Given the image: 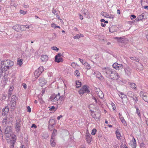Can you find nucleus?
Returning <instances> with one entry per match:
<instances>
[{
  "mask_svg": "<svg viewBox=\"0 0 148 148\" xmlns=\"http://www.w3.org/2000/svg\"><path fill=\"white\" fill-rule=\"evenodd\" d=\"M14 64V62L10 60L2 61L1 62V67L4 71H7Z\"/></svg>",
  "mask_w": 148,
  "mask_h": 148,
  "instance_id": "1",
  "label": "nucleus"
},
{
  "mask_svg": "<svg viewBox=\"0 0 148 148\" xmlns=\"http://www.w3.org/2000/svg\"><path fill=\"white\" fill-rule=\"evenodd\" d=\"M102 71L106 77L108 78L112 73L114 69L109 67H104L102 69Z\"/></svg>",
  "mask_w": 148,
  "mask_h": 148,
  "instance_id": "2",
  "label": "nucleus"
},
{
  "mask_svg": "<svg viewBox=\"0 0 148 148\" xmlns=\"http://www.w3.org/2000/svg\"><path fill=\"white\" fill-rule=\"evenodd\" d=\"M64 99V96L61 97L60 96V94L58 93L56 95L55 94H53L50 96V99L52 101H58L60 99L61 101H62Z\"/></svg>",
  "mask_w": 148,
  "mask_h": 148,
  "instance_id": "3",
  "label": "nucleus"
},
{
  "mask_svg": "<svg viewBox=\"0 0 148 148\" xmlns=\"http://www.w3.org/2000/svg\"><path fill=\"white\" fill-rule=\"evenodd\" d=\"M89 87L86 85H84L82 88L79 91V94L81 95L84 93H89L90 92L88 89Z\"/></svg>",
  "mask_w": 148,
  "mask_h": 148,
  "instance_id": "4",
  "label": "nucleus"
},
{
  "mask_svg": "<svg viewBox=\"0 0 148 148\" xmlns=\"http://www.w3.org/2000/svg\"><path fill=\"white\" fill-rule=\"evenodd\" d=\"M119 77V76L118 73L114 70L112 75L111 74L108 78H110L113 80H117Z\"/></svg>",
  "mask_w": 148,
  "mask_h": 148,
  "instance_id": "5",
  "label": "nucleus"
},
{
  "mask_svg": "<svg viewBox=\"0 0 148 148\" xmlns=\"http://www.w3.org/2000/svg\"><path fill=\"white\" fill-rule=\"evenodd\" d=\"M112 67L116 70H119L123 69V66L122 64L115 62L113 64Z\"/></svg>",
  "mask_w": 148,
  "mask_h": 148,
  "instance_id": "6",
  "label": "nucleus"
},
{
  "mask_svg": "<svg viewBox=\"0 0 148 148\" xmlns=\"http://www.w3.org/2000/svg\"><path fill=\"white\" fill-rule=\"evenodd\" d=\"M140 95L141 97H142L143 100L148 103V94L141 91L140 93Z\"/></svg>",
  "mask_w": 148,
  "mask_h": 148,
  "instance_id": "7",
  "label": "nucleus"
},
{
  "mask_svg": "<svg viewBox=\"0 0 148 148\" xmlns=\"http://www.w3.org/2000/svg\"><path fill=\"white\" fill-rule=\"evenodd\" d=\"M62 56L61 53H58L55 56V61L56 62L59 63L60 62H62L63 61V59L61 57Z\"/></svg>",
  "mask_w": 148,
  "mask_h": 148,
  "instance_id": "8",
  "label": "nucleus"
},
{
  "mask_svg": "<svg viewBox=\"0 0 148 148\" xmlns=\"http://www.w3.org/2000/svg\"><path fill=\"white\" fill-rule=\"evenodd\" d=\"M124 69L126 75L129 76L131 75L132 70L129 66H127L126 67H124Z\"/></svg>",
  "mask_w": 148,
  "mask_h": 148,
  "instance_id": "9",
  "label": "nucleus"
},
{
  "mask_svg": "<svg viewBox=\"0 0 148 148\" xmlns=\"http://www.w3.org/2000/svg\"><path fill=\"white\" fill-rule=\"evenodd\" d=\"M114 39L116 40L119 42L121 43H125V41L127 40V39L124 37H115Z\"/></svg>",
  "mask_w": 148,
  "mask_h": 148,
  "instance_id": "10",
  "label": "nucleus"
},
{
  "mask_svg": "<svg viewBox=\"0 0 148 148\" xmlns=\"http://www.w3.org/2000/svg\"><path fill=\"white\" fill-rule=\"evenodd\" d=\"M21 120L19 119L16 120L15 124V128L16 129V130L19 131L20 130L21 127Z\"/></svg>",
  "mask_w": 148,
  "mask_h": 148,
  "instance_id": "11",
  "label": "nucleus"
},
{
  "mask_svg": "<svg viewBox=\"0 0 148 148\" xmlns=\"http://www.w3.org/2000/svg\"><path fill=\"white\" fill-rule=\"evenodd\" d=\"M86 140L87 143H90L91 141L92 140V138L91 137V136L89 133H86Z\"/></svg>",
  "mask_w": 148,
  "mask_h": 148,
  "instance_id": "12",
  "label": "nucleus"
},
{
  "mask_svg": "<svg viewBox=\"0 0 148 148\" xmlns=\"http://www.w3.org/2000/svg\"><path fill=\"white\" fill-rule=\"evenodd\" d=\"M30 26L28 25H20V30L22 31H25L27 29H29V28Z\"/></svg>",
  "mask_w": 148,
  "mask_h": 148,
  "instance_id": "13",
  "label": "nucleus"
},
{
  "mask_svg": "<svg viewBox=\"0 0 148 148\" xmlns=\"http://www.w3.org/2000/svg\"><path fill=\"white\" fill-rule=\"evenodd\" d=\"M118 27L115 26H112L109 28L110 32L113 33L117 31Z\"/></svg>",
  "mask_w": 148,
  "mask_h": 148,
  "instance_id": "14",
  "label": "nucleus"
},
{
  "mask_svg": "<svg viewBox=\"0 0 148 148\" xmlns=\"http://www.w3.org/2000/svg\"><path fill=\"white\" fill-rule=\"evenodd\" d=\"M9 111V108L7 106L3 110L2 112V114L3 116H6L8 114Z\"/></svg>",
  "mask_w": 148,
  "mask_h": 148,
  "instance_id": "15",
  "label": "nucleus"
},
{
  "mask_svg": "<svg viewBox=\"0 0 148 148\" xmlns=\"http://www.w3.org/2000/svg\"><path fill=\"white\" fill-rule=\"evenodd\" d=\"M11 127L10 126H8L5 128V133L6 134H9L11 132Z\"/></svg>",
  "mask_w": 148,
  "mask_h": 148,
  "instance_id": "16",
  "label": "nucleus"
},
{
  "mask_svg": "<svg viewBox=\"0 0 148 148\" xmlns=\"http://www.w3.org/2000/svg\"><path fill=\"white\" fill-rule=\"evenodd\" d=\"M57 135V130L56 129H54L51 134V138L55 139V137Z\"/></svg>",
  "mask_w": 148,
  "mask_h": 148,
  "instance_id": "17",
  "label": "nucleus"
},
{
  "mask_svg": "<svg viewBox=\"0 0 148 148\" xmlns=\"http://www.w3.org/2000/svg\"><path fill=\"white\" fill-rule=\"evenodd\" d=\"M115 134L117 138L119 140L120 139L121 136L119 130V129H117L116 130L115 132Z\"/></svg>",
  "mask_w": 148,
  "mask_h": 148,
  "instance_id": "18",
  "label": "nucleus"
},
{
  "mask_svg": "<svg viewBox=\"0 0 148 148\" xmlns=\"http://www.w3.org/2000/svg\"><path fill=\"white\" fill-rule=\"evenodd\" d=\"M20 25H16L13 27L12 28L18 32L20 30L21 27H20Z\"/></svg>",
  "mask_w": 148,
  "mask_h": 148,
  "instance_id": "19",
  "label": "nucleus"
},
{
  "mask_svg": "<svg viewBox=\"0 0 148 148\" xmlns=\"http://www.w3.org/2000/svg\"><path fill=\"white\" fill-rule=\"evenodd\" d=\"M8 123V119L4 118L2 122V125L5 126H7V124Z\"/></svg>",
  "mask_w": 148,
  "mask_h": 148,
  "instance_id": "20",
  "label": "nucleus"
},
{
  "mask_svg": "<svg viewBox=\"0 0 148 148\" xmlns=\"http://www.w3.org/2000/svg\"><path fill=\"white\" fill-rule=\"evenodd\" d=\"M41 59L42 62H46L48 60V57L47 55H42Z\"/></svg>",
  "mask_w": 148,
  "mask_h": 148,
  "instance_id": "21",
  "label": "nucleus"
},
{
  "mask_svg": "<svg viewBox=\"0 0 148 148\" xmlns=\"http://www.w3.org/2000/svg\"><path fill=\"white\" fill-rule=\"evenodd\" d=\"M129 84L130 85L131 88L135 90H136V85L135 83H134L129 82Z\"/></svg>",
  "mask_w": 148,
  "mask_h": 148,
  "instance_id": "22",
  "label": "nucleus"
},
{
  "mask_svg": "<svg viewBox=\"0 0 148 148\" xmlns=\"http://www.w3.org/2000/svg\"><path fill=\"white\" fill-rule=\"evenodd\" d=\"M56 123L54 119H50L49 122V125L52 126H53Z\"/></svg>",
  "mask_w": 148,
  "mask_h": 148,
  "instance_id": "23",
  "label": "nucleus"
},
{
  "mask_svg": "<svg viewBox=\"0 0 148 148\" xmlns=\"http://www.w3.org/2000/svg\"><path fill=\"white\" fill-rule=\"evenodd\" d=\"M16 142L15 140L12 139L10 140V148H14L15 143Z\"/></svg>",
  "mask_w": 148,
  "mask_h": 148,
  "instance_id": "24",
  "label": "nucleus"
},
{
  "mask_svg": "<svg viewBox=\"0 0 148 148\" xmlns=\"http://www.w3.org/2000/svg\"><path fill=\"white\" fill-rule=\"evenodd\" d=\"M54 138H51L50 140V144L51 146L53 147H55L56 145V143L54 142L55 140Z\"/></svg>",
  "mask_w": 148,
  "mask_h": 148,
  "instance_id": "25",
  "label": "nucleus"
},
{
  "mask_svg": "<svg viewBox=\"0 0 148 148\" xmlns=\"http://www.w3.org/2000/svg\"><path fill=\"white\" fill-rule=\"evenodd\" d=\"M41 74L40 72H39L38 70H36L34 72V76L36 78H37Z\"/></svg>",
  "mask_w": 148,
  "mask_h": 148,
  "instance_id": "26",
  "label": "nucleus"
},
{
  "mask_svg": "<svg viewBox=\"0 0 148 148\" xmlns=\"http://www.w3.org/2000/svg\"><path fill=\"white\" fill-rule=\"evenodd\" d=\"M97 94L98 95V96H99L101 99H102L104 97L103 93V92L101 91L99 92H97Z\"/></svg>",
  "mask_w": 148,
  "mask_h": 148,
  "instance_id": "27",
  "label": "nucleus"
},
{
  "mask_svg": "<svg viewBox=\"0 0 148 148\" xmlns=\"http://www.w3.org/2000/svg\"><path fill=\"white\" fill-rule=\"evenodd\" d=\"M127 95L131 98L134 97V93L132 91H129L127 93Z\"/></svg>",
  "mask_w": 148,
  "mask_h": 148,
  "instance_id": "28",
  "label": "nucleus"
},
{
  "mask_svg": "<svg viewBox=\"0 0 148 148\" xmlns=\"http://www.w3.org/2000/svg\"><path fill=\"white\" fill-rule=\"evenodd\" d=\"M84 66L86 69H90V66L87 62H85V63H84Z\"/></svg>",
  "mask_w": 148,
  "mask_h": 148,
  "instance_id": "29",
  "label": "nucleus"
},
{
  "mask_svg": "<svg viewBox=\"0 0 148 148\" xmlns=\"http://www.w3.org/2000/svg\"><path fill=\"white\" fill-rule=\"evenodd\" d=\"M91 115L95 119H99V114H96L95 113H93L91 114Z\"/></svg>",
  "mask_w": 148,
  "mask_h": 148,
  "instance_id": "30",
  "label": "nucleus"
},
{
  "mask_svg": "<svg viewBox=\"0 0 148 148\" xmlns=\"http://www.w3.org/2000/svg\"><path fill=\"white\" fill-rule=\"evenodd\" d=\"M96 77L101 80H102L103 79V76L99 72L98 74L97 75Z\"/></svg>",
  "mask_w": 148,
  "mask_h": 148,
  "instance_id": "31",
  "label": "nucleus"
},
{
  "mask_svg": "<svg viewBox=\"0 0 148 148\" xmlns=\"http://www.w3.org/2000/svg\"><path fill=\"white\" fill-rule=\"evenodd\" d=\"M39 81L40 83H42V84H45L46 82V81L43 77H40L39 79Z\"/></svg>",
  "mask_w": 148,
  "mask_h": 148,
  "instance_id": "32",
  "label": "nucleus"
},
{
  "mask_svg": "<svg viewBox=\"0 0 148 148\" xmlns=\"http://www.w3.org/2000/svg\"><path fill=\"white\" fill-rule=\"evenodd\" d=\"M136 109V113H137V115L140 117H141V114H140V110H139L138 108L136 106H135L134 107Z\"/></svg>",
  "mask_w": 148,
  "mask_h": 148,
  "instance_id": "33",
  "label": "nucleus"
},
{
  "mask_svg": "<svg viewBox=\"0 0 148 148\" xmlns=\"http://www.w3.org/2000/svg\"><path fill=\"white\" fill-rule=\"evenodd\" d=\"M12 103L11 106V108L12 109H14L16 106V102H15V101H12Z\"/></svg>",
  "mask_w": 148,
  "mask_h": 148,
  "instance_id": "34",
  "label": "nucleus"
},
{
  "mask_svg": "<svg viewBox=\"0 0 148 148\" xmlns=\"http://www.w3.org/2000/svg\"><path fill=\"white\" fill-rule=\"evenodd\" d=\"M119 94L120 95H119V97L121 98V99H123L124 98H125V97L126 96V95H124L122 92L119 91Z\"/></svg>",
  "mask_w": 148,
  "mask_h": 148,
  "instance_id": "35",
  "label": "nucleus"
},
{
  "mask_svg": "<svg viewBox=\"0 0 148 148\" xmlns=\"http://www.w3.org/2000/svg\"><path fill=\"white\" fill-rule=\"evenodd\" d=\"M81 82L79 81H76V86L77 88H79L81 86Z\"/></svg>",
  "mask_w": 148,
  "mask_h": 148,
  "instance_id": "36",
  "label": "nucleus"
},
{
  "mask_svg": "<svg viewBox=\"0 0 148 148\" xmlns=\"http://www.w3.org/2000/svg\"><path fill=\"white\" fill-rule=\"evenodd\" d=\"M120 119L122 123L124 126H126L127 125L126 121L124 119V118H120Z\"/></svg>",
  "mask_w": 148,
  "mask_h": 148,
  "instance_id": "37",
  "label": "nucleus"
},
{
  "mask_svg": "<svg viewBox=\"0 0 148 148\" xmlns=\"http://www.w3.org/2000/svg\"><path fill=\"white\" fill-rule=\"evenodd\" d=\"M92 99L95 100V102L96 103L99 104L100 103V102L98 99H97L94 96L92 97Z\"/></svg>",
  "mask_w": 148,
  "mask_h": 148,
  "instance_id": "38",
  "label": "nucleus"
},
{
  "mask_svg": "<svg viewBox=\"0 0 148 148\" xmlns=\"http://www.w3.org/2000/svg\"><path fill=\"white\" fill-rule=\"evenodd\" d=\"M81 36L83 37V36L82 34H77L75 36H74V37H73V38L74 39H76V38L78 39V38H79Z\"/></svg>",
  "mask_w": 148,
  "mask_h": 148,
  "instance_id": "39",
  "label": "nucleus"
},
{
  "mask_svg": "<svg viewBox=\"0 0 148 148\" xmlns=\"http://www.w3.org/2000/svg\"><path fill=\"white\" fill-rule=\"evenodd\" d=\"M17 98V97L15 95H13L12 97L11 101H15V102H16Z\"/></svg>",
  "mask_w": 148,
  "mask_h": 148,
  "instance_id": "40",
  "label": "nucleus"
},
{
  "mask_svg": "<svg viewBox=\"0 0 148 148\" xmlns=\"http://www.w3.org/2000/svg\"><path fill=\"white\" fill-rule=\"evenodd\" d=\"M140 21V20L139 19L138 17V16L134 21H132V22H131V21L129 22V23L130 24H131V23H133L135 21L138 22V21Z\"/></svg>",
  "mask_w": 148,
  "mask_h": 148,
  "instance_id": "41",
  "label": "nucleus"
},
{
  "mask_svg": "<svg viewBox=\"0 0 148 148\" xmlns=\"http://www.w3.org/2000/svg\"><path fill=\"white\" fill-rule=\"evenodd\" d=\"M101 14L105 17L107 18L108 17V14L106 12H101Z\"/></svg>",
  "mask_w": 148,
  "mask_h": 148,
  "instance_id": "42",
  "label": "nucleus"
},
{
  "mask_svg": "<svg viewBox=\"0 0 148 148\" xmlns=\"http://www.w3.org/2000/svg\"><path fill=\"white\" fill-rule=\"evenodd\" d=\"M6 118L8 119V122L12 121L13 120L12 116L10 115L8 116Z\"/></svg>",
  "mask_w": 148,
  "mask_h": 148,
  "instance_id": "43",
  "label": "nucleus"
},
{
  "mask_svg": "<svg viewBox=\"0 0 148 148\" xmlns=\"http://www.w3.org/2000/svg\"><path fill=\"white\" fill-rule=\"evenodd\" d=\"M37 70H38L39 72H40L41 73H42L44 71V69L43 67L42 66L40 67Z\"/></svg>",
  "mask_w": 148,
  "mask_h": 148,
  "instance_id": "44",
  "label": "nucleus"
},
{
  "mask_svg": "<svg viewBox=\"0 0 148 148\" xmlns=\"http://www.w3.org/2000/svg\"><path fill=\"white\" fill-rule=\"evenodd\" d=\"M49 136V134L48 133L44 134L42 135V137L44 138V139H46Z\"/></svg>",
  "mask_w": 148,
  "mask_h": 148,
  "instance_id": "45",
  "label": "nucleus"
},
{
  "mask_svg": "<svg viewBox=\"0 0 148 148\" xmlns=\"http://www.w3.org/2000/svg\"><path fill=\"white\" fill-rule=\"evenodd\" d=\"M80 73L79 72L78 70H76L75 72V75L77 76V77H79L80 75Z\"/></svg>",
  "mask_w": 148,
  "mask_h": 148,
  "instance_id": "46",
  "label": "nucleus"
},
{
  "mask_svg": "<svg viewBox=\"0 0 148 148\" xmlns=\"http://www.w3.org/2000/svg\"><path fill=\"white\" fill-rule=\"evenodd\" d=\"M51 27H53L54 28H60V27L59 26L56 25L54 23H53L51 24Z\"/></svg>",
  "mask_w": 148,
  "mask_h": 148,
  "instance_id": "47",
  "label": "nucleus"
},
{
  "mask_svg": "<svg viewBox=\"0 0 148 148\" xmlns=\"http://www.w3.org/2000/svg\"><path fill=\"white\" fill-rule=\"evenodd\" d=\"M114 17V15L111 14V13H110V14H108V18H110L113 19Z\"/></svg>",
  "mask_w": 148,
  "mask_h": 148,
  "instance_id": "48",
  "label": "nucleus"
},
{
  "mask_svg": "<svg viewBox=\"0 0 148 148\" xmlns=\"http://www.w3.org/2000/svg\"><path fill=\"white\" fill-rule=\"evenodd\" d=\"M22 59L18 60L17 61V64L21 66L23 64Z\"/></svg>",
  "mask_w": 148,
  "mask_h": 148,
  "instance_id": "49",
  "label": "nucleus"
},
{
  "mask_svg": "<svg viewBox=\"0 0 148 148\" xmlns=\"http://www.w3.org/2000/svg\"><path fill=\"white\" fill-rule=\"evenodd\" d=\"M144 14H142L141 15H139L138 16V17L139 18L140 20H141L142 19H145V18H144V16L143 15Z\"/></svg>",
  "mask_w": 148,
  "mask_h": 148,
  "instance_id": "50",
  "label": "nucleus"
},
{
  "mask_svg": "<svg viewBox=\"0 0 148 148\" xmlns=\"http://www.w3.org/2000/svg\"><path fill=\"white\" fill-rule=\"evenodd\" d=\"M97 132V130L96 129L94 128L92 129V131L91 134L92 135H94Z\"/></svg>",
  "mask_w": 148,
  "mask_h": 148,
  "instance_id": "51",
  "label": "nucleus"
},
{
  "mask_svg": "<svg viewBox=\"0 0 148 148\" xmlns=\"http://www.w3.org/2000/svg\"><path fill=\"white\" fill-rule=\"evenodd\" d=\"M51 49L54 50H55L58 51L59 50V49L55 46H53L51 47Z\"/></svg>",
  "mask_w": 148,
  "mask_h": 148,
  "instance_id": "52",
  "label": "nucleus"
},
{
  "mask_svg": "<svg viewBox=\"0 0 148 148\" xmlns=\"http://www.w3.org/2000/svg\"><path fill=\"white\" fill-rule=\"evenodd\" d=\"M48 129H49V130L50 131H52L54 129V128H53V126H51V125H48Z\"/></svg>",
  "mask_w": 148,
  "mask_h": 148,
  "instance_id": "53",
  "label": "nucleus"
},
{
  "mask_svg": "<svg viewBox=\"0 0 148 148\" xmlns=\"http://www.w3.org/2000/svg\"><path fill=\"white\" fill-rule=\"evenodd\" d=\"M132 140L133 142L134 146L136 147V144L135 139L134 138L132 139Z\"/></svg>",
  "mask_w": 148,
  "mask_h": 148,
  "instance_id": "54",
  "label": "nucleus"
},
{
  "mask_svg": "<svg viewBox=\"0 0 148 148\" xmlns=\"http://www.w3.org/2000/svg\"><path fill=\"white\" fill-rule=\"evenodd\" d=\"M27 12V11H24L22 10H20V13L24 15Z\"/></svg>",
  "mask_w": 148,
  "mask_h": 148,
  "instance_id": "55",
  "label": "nucleus"
},
{
  "mask_svg": "<svg viewBox=\"0 0 148 148\" xmlns=\"http://www.w3.org/2000/svg\"><path fill=\"white\" fill-rule=\"evenodd\" d=\"M79 60L80 61V62L83 64L84 65V63H85V62H86L85 60H83L82 59L80 58H79Z\"/></svg>",
  "mask_w": 148,
  "mask_h": 148,
  "instance_id": "56",
  "label": "nucleus"
},
{
  "mask_svg": "<svg viewBox=\"0 0 148 148\" xmlns=\"http://www.w3.org/2000/svg\"><path fill=\"white\" fill-rule=\"evenodd\" d=\"M12 92L8 91V98H9L11 97V95L12 94Z\"/></svg>",
  "mask_w": 148,
  "mask_h": 148,
  "instance_id": "57",
  "label": "nucleus"
},
{
  "mask_svg": "<svg viewBox=\"0 0 148 148\" xmlns=\"http://www.w3.org/2000/svg\"><path fill=\"white\" fill-rule=\"evenodd\" d=\"M53 11H52V13H53L55 15H56V16L58 15V14L57 12L56 11V10H53L54 8L53 9Z\"/></svg>",
  "mask_w": 148,
  "mask_h": 148,
  "instance_id": "58",
  "label": "nucleus"
},
{
  "mask_svg": "<svg viewBox=\"0 0 148 148\" xmlns=\"http://www.w3.org/2000/svg\"><path fill=\"white\" fill-rule=\"evenodd\" d=\"M111 105L113 109L114 110H115L116 109V108L115 104L113 103H112Z\"/></svg>",
  "mask_w": 148,
  "mask_h": 148,
  "instance_id": "59",
  "label": "nucleus"
},
{
  "mask_svg": "<svg viewBox=\"0 0 148 148\" xmlns=\"http://www.w3.org/2000/svg\"><path fill=\"white\" fill-rule=\"evenodd\" d=\"M95 89L96 92V94L97 93V92H99L101 91L100 88H95Z\"/></svg>",
  "mask_w": 148,
  "mask_h": 148,
  "instance_id": "60",
  "label": "nucleus"
},
{
  "mask_svg": "<svg viewBox=\"0 0 148 148\" xmlns=\"http://www.w3.org/2000/svg\"><path fill=\"white\" fill-rule=\"evenodd\" d=\"M39 101H40V103H44V101H43L42 98H39Z\"/></svg>",
  "mask_w": 148,
  "mask_h": 148,
  "instance_id": "61",
  "label": "nucleus"
},
{
  "mask_svg": "<svg viewBox=\"0 0 148 148\" xmlns=\"http://www.w3.org/2000/svg\"><path fill=\"white\" fill-rule=\"evenodd\" d=\"M130 17H131V19L132 20L135 19L136 18V16L134 14H132L130 16Z\"/></svg>",
  "mask_w": 148,
  "mask_h": 148,
  "instance_id": "62",
  "label": "nucleus"
},
{
  "mask_svg": "<svg viewBox=\"0 0 148 148\" xmlns=\"http://www.w3.org/2000/svg\"><path fill=\"white\" fill-rule=\"evenodd\" d=\"M132 99H133V100H134L136 102H137L138 101V98L136 97V96H134V97L132 98Z\"/></svg>",
  "mask_w": 148,
  "mask_h": 148,
  "instance_id": "63",
  "label": "nucleus"
},
{
  "mask_svg": "<svg viewBox=\"0 0 148 148\" xmlns=\"http://www.w3.org/2000/svg\"><path fill=\"white\" fill-rule=\"evenodd\" d=\"M139 70H142L143 69V66L141 64H140V68H138Z\"/></svg>",
  "mask_w": 148,
  "mask_h": 148,
  "instance_id": "64",
  "label": "nucleus"
}]
</instances>
